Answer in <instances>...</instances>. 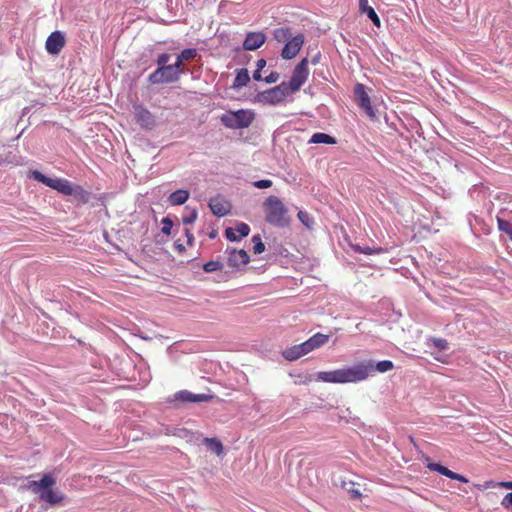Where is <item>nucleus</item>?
Returning <instances> with one entry per match:
<instances>
[{"instance_id":"nucleus-1","label":"nucleus","mask_w":512,"mask_h":512,"mask_svg":"<svg viewBox=\"0 0 512 512\" xmlns=\"http://www.w3.org/2000/svg\"><path fill=\"white\" fill-rule=\"evenodd\" d=\"M29 177L44 184L45 186L56 190L57 192L66 195L73 196L76 200L87 203L90 199V194L80 185H73L69 180L63 178H51L47 177L38 170H32L29 173Z\"/></svg>"},{"instance_id":"nucleus-2","label":"nucleus","mask_w":512,"mask_h":512,"mask_svg":"<svg viewBox=\"0 0 512 512\" xmlns=\"http://www.w3.org/2000/svg\"><path fill=\"white\" fill-rule=\"evenodd\" d=\"M369 369H371L370 366L359 365L358 363L351 367L318 372L316 380L333 384L358 383L367 379V372Z\"/></svg>"},{"instance_id":"nucleus-3","label":"nucleus","mask_w":512,"mask_h":512,"mask_svg":"<svg viewBox=\"0 0 512 512\" xmlns=\"http://www.w3.org/2000/svg\"><path fill=\"white\" fill-rule=\"evenodd\" d=\"M265 220L276 227H284L289 223L288 209L277 196H269L263 203Z\"/></svg>"},{"instance_id":"nucleus-4","label":"nucleus","mask_w":512,"mask_h":512,"mask_svg":"<svg viewBox=\"0 0 512 512\" xmlns=\"http://www.w3.org/2000/svg\"><path fill=\"white\" fill-rule=\"evenodd\" d=\"M55 484V479L50 474H44L41 480L29 482V489L35 494H39L41 500L51 505L58 504L62 501V495L53 491L51 487Z\"/></svg>"},{"instance_id":"nucleus-5","label":"nucleus","mask_w":512,"mask_h":512,"mask_svg":"<svg viewBox=\"0 0 512 512\" xmlns=\"http://www.w3.org/2000/svg\"><path fill=\"white\" fill-rule=\"evenodd\" d=\"M255 120V113L249 109L228 111L220 116L221 123L229 129L248 128Z\"/></svg>"},{"instance_id":"nucleus-6","label":"nucleus","mask_w":512,"mask_h":512,"mask_svg":"<svg viewBox=\"0 0 512 512\" xmlns=\"http://www.w3.org/2000/svg\"><path fill=\"white\" fill-rule=\"evenodd\" d=\"M308 59L303 58L294 68L290 81L287 83V88L291 93L297 92L301 86L306 82L309 76Z\"/></svg>"},{"instance_id":"nucleus-7","label":"nucleus","mask_w":512,"mask_h":512,"mask_svg":"<svg viewBox=\"0 0 512 512\" xmlns=\"http://www.w3.org/2000/svg\"><path fill=\"white\" fill-rule=\"evenodd\" d=\"M182 70H175L171 65L158 67L149 75V82L152 84L172 83L179 80Z\"/></svg>"},{"instance_id":"nucleus-8","label":"nucleus","mask_w":512,"mask_h":512,"mask_svg":"<svg viewBox=\"0 0 512 512\" xmlns=\"http://www.w3.org/2000/svg\"><path fill=\"white\" fill-rule=\"evenodd\" d=\"M289 94H292V93L287 88V83L282 82L278 86L262 92L259 95V98H260V101H262L266 104L276 105L278 103L283 102Z\"/></svg>"},{"instance_id":"nucleus-9","label":"nucleus","mask_w":512,"mask_h":512,"mask_svg":"<svg viewBox=\"0 0 512 512\" xmlns=\"http://www.w3.org/2000/svg\"><path fill=\"white\" fill-rule=\"evenodd\" d=\"M304 40L305 37L301 33L291 37L284 45L281 57L285 60L293 59L301 50Z\"/></svg>"},{"instance_id":"nucleus-10","label":"nucleus","mask_w":512,"mask_h":512,"mask_svg":"<svg viewBox=\"0 0 512 512\" xmlns=\"http://www.w3.org/2000/svg\"><path fill=\"white\" fill-rule=\"evenodd\" d=\"M354 94L360 108L365 110L370 118H374L375 112L373 110L370 97L366 92L365 86L361 83H357L354 88Z\"/></svg>"},{"instance_id":"nucleus-11","label":"nucleus","mask_w":512,"mask_h":512,"mask_svg":"<svg viewBox=\"0 0 512 512\" xmlns=\"http://www.w3.org/2000/svg\"><path fill=\"white\" fill-rule=\"evenodd\" d=\"M133 114L136 122L144 129H152L155 126V117L142 105H134Z\"/></svg>"},{"instance_id":"nucleus-12","label":"nucleus","mask_w":512,"mask_h":512,"mask_svg":"<svg viewBox=\"0 0 512 512\" xmlns=\"http://www.w3.org/2000/svg\"><path fill=\"white\" fill-rule=\"evenodd\" d=\"M227 264L233 269H239L249 263L250 257L244 249H226Z\"/></svg>"},{"instance_id":"nucleus-13","label":"nucleus","mask_w":512,"mask_h":512,"mask_svg":"<svg viewBox=\"0 0 512 512\" xmlns=\"http://www.w3.org/2000/svg\"><path fill=\"white\" fill-rule=\"evenodd\" d=\"M66 44L65 35L61 31L52 32L45 43L47 52L51 55H58Z\"/></svg>"},{"instance_id":"nucleus-14","label":"nucleus","mask_w":512,"mask_h":512,"mask_svg":"<svg viewBox=\"0 0 512 512\" xmlns=\"http://www.w3.org/2000/svg\"><path fill=\"white\" fill-rule=\"evenodd\" d=\"M266 41V35L261 32H249L243 42V48L248 51H254L260 48Z\"/></svg>"},{"instance_id":"nucleus-15","label":"nucleus","mask_w":512,"mask_h":512,"mask_svg":"<svg viewBox=\"0 0 512 512\" xmlns=\"http://www.w3.org/2000/svg\"><path fill=\"white\" fill-rule=\"evenodd\" d=\"M250 227L244 222H239L235 227H229L225 230L226 238L230 241H239L248 236Z\"/></svg>"},{"instance_id":"nucleus-16","label":"nucleus","mask_w":512,"mask_h":512,"mask_svg":"<svg viewBox=\"0 0 512 512\" xmlns=\"http://www.w3.org/2000/svg\"><path fill=\"white\" fill-rule=\"evenodd\" d=\"M310 352H311V349L306 340L305 342H303L301 344L294 345V346L284 350L283 356L285 359H287L289 361H295Z\"/></svg>"},{"instance_id":"nucleus-17","label":"nucleus","mask_w":512,"mask_h":512,"mask_svg":"<svg viewBox=\"0 0 512 512\" xmlns=\"http://www.w3.org/2000/svg\"><path fill=\"white\" fill-rule=\"evenodd\" d=\"M427 468L431 471L438 472L439 474L446 476L452 480L468 483V479L465 476L455 473L439 463L429 462L427 464Z\"/></svg>"},{"instance_id":"nucleus-18","label":"nucleus","mask_w":512,"mask_h":512,"mask_svg":"<svg viewBox=\"0 0 512 512\" xmlns=\"http://www.w3.org/2000/svg\"><path fill=\"white\" fill-rule=\"evenodd\" d=\"M212 213L218 217H223L230 212V203L220 197L212 198L209 202Z\"/></svg>"},{"instance_id":"nucleus-19","label":"nucleus","mask_w":512,"mask_h":512,"mask_svg":"<svg viewBox=\"0 0 512 512\" xmlns=\"http://www.w3.org/2000/svg\"><path fill=\"white\" fill-rule=\"evenodd\" d=\"M359 365H368L371 367V369L367 372V378L372 375L375 371L380 373H385L394 368V364L390 360H382L377 362L376 364L372 360H367L364 362L359 363Z\"/></svg>"},{"instance_id":"nucleus-20","label":"nucleus","mask_w":512,"mask_h":512,"mask_svg":"<svg viewBox=\"0 0 512 512\" xmlns=\"http://www.w3.org/2000/svg\"><path fill=\"white\" fill-rule=\"evenodd\" d=\"M212 398L211 395L207 394H193L189 391H180L177 394V399L184 402H206Z\"/></svg>"},{"instance_id":"nucleus-21","label":"nucleus","mask_w":512,"mask_h":512,"mask_svg":"<svg viewBox=\"0 0 512 512\" xmlns=\"http://www.w3.org/2000/svg\"><path fill=\"white\" fill-rule=\"evenodd\" d=\"M359 10L361 13H365L375 26L380 27V18L375 10L368 5V0H359Z\"/></svg>"},{"instance_id":"nucleus-22","label":"nucleus","mask_w":512,"mask_h":512,"mask_svg":"<svg viewBox=\"0 0 512 512\" xmlns=\"http://www.w3.org/2000/svg\"><path fill=\"white\" fill-rule=\"evenodd\" d=\"M189 198V192L187 190H176L172 192L169 197L168 201L171 205H182L184 204Z\"/></svg>"},{"instance_id":"nucleus-23","label":"nucleus","mask_w":512,"mask_h":512,"mask_svg":"<svg viewBox=\"0 0 512 512\" xmlns=\"http://www.w3.org/2000/svg\"><path fill=\"white\" fill-rule=\"evenodd\" d=\"M356 485L354 481L346 479H343L340 484L341 488L349 493L351 499H361L362 493L356 488Z\"/></svg>"},{"instance_id":"nucleus-24","label":"nucleus","mask_w":512,"mask_h":512,"mask_svg":"<svg viewBox=\"0 0 512 512\" xmlns=\"http://www.w3.org/2000/svg\"><path fill=\"white\" fill-rule=\"evenodd\" d=\"M329 340V335H325L322 333H316L312 337H310L307 342L309 344V347L311 351L323 346L326 344Z\"/></svg>"},{"instance_id":"nucleus-25","label":"nucleus","mask_w":512,"mask_h":512,"mask_svg":"<svg viewBox=\"0 0 512 512\" xmlns=\"http://www.w3.org/2000/svg\"><path fill=\"white\" fill-rule=\"evenodd\" d=\"M309 143L314 144H336V139L326 133L317 132L312 135V137L309 140Z\"/></svg>"},{"instance_id":"nucleus-26","label":"nucleus","mask_w":512,"mask_h":512,"mask_svg":"<svg viewBox=\"0 0 512 512\" xmlns=\"http://www.w3.org/2000/svg\"><path fill=\"white\" fill-rule=\"evenodd\" d=\"M203 443L211 452L215 453L216 455L219 456L223 453V444L217 438H204Z\"/></svg>"},{"instance_id":"nucleus-27","label":"nucleus","mask_w":512,"mask_h":512,"mask_svg":"<svg viewBox=\"0 0 512 512\" xmlns=\"http://www.w3.org/2000/svg\"><path fill=\"white\" fill-rule=\"evenodd\" d=\"M249 81H250V76H249L248 70L245 68H242V69L238 70V72L236 74V77L233 82V87H235V88L244 87L248 84Z\"/></svg>"},{"instance_id":"nucleus-28","label":"nucleus","mask_w":512,"mask_h":512,"mask_svg":"<svg viewBox=\"0 0 512 512\" xmlns=\"http://www.w3.org/2000/svg\"><path fill=\"white\" fill-rule=\"evenodd\" d=\"M351 247L355 252L363 253L366 255L383 254V253L387 252V250L382 247H373V248L369 247V246L362 247L357 244L351 245Z\"/></svg>"},{"instance_id":"nucleus-29","label":"nucleus","mask_w":512,"mask_h":512,"mask_svg":"<svg viewBox=\"0 0 512 512\" xmlns=\"http://www.w3.org/2000/svg\"><path fill=\"white\" fill-rule=\"evenodd\" d=\"M274 39L279 42H287L291 38V29L289 27H280L273 32Z\"/></svg>"},{"instance_id":"nucleus-30","label":"nucleus","mask_w":512,"mask_h":512,"mask_svg":"<svg viewBox=\"0 0 512 512\" xmlns=\"http://www.w3.org/2000/svg\"><path fill=\"white\" fill-rule=\"evenodd\" d=\"M497 224H498V229L507 234L508 237L510 238V240H512V223H510L509 221L507 220H504L500 217H497Z\"/></svg>"},{"instance_id":"nucleus-31","label":"nucleus","mask_w":512,"mask_h":512,"mask_svg":"<svg viewBox=\"0 0 512 512\" xmlns=\"http://www.w3.org/2000/svg\"><path fill=\"white\" fill-rule=\"evenodd\" d=\"M197 56V50L194 48L184 49L180 55H178V60L180 61H189L193 60Z\"/></svg>"},{"instance_id":"nucleus-32","label":"nucleus","mask_w":512,"mask_h":512,"mask_svg":"<svg viewBox=\"0 0 512 512\" xmlns=\"http://www.w3.org/2000/svg\"><path fill=\"white\" fill-rule=\"evenodd\" d=\"M222 268H223V264L217 260L208 261L207 263H205L203 265V270L208 273L222 270Z\"/></svg>"},{"instance_id":"nucleus-33","label":"nucleus","mask_w":512,"mask_h":512,"mask_svg":"<svg viewBox=\"0 0 512 512\" xmlns=\"http://www.w3.org/2000/svg\"><path fill=\"white\" fill-rule=\"evenodd\" d=\"M252 242H253V252L255 254H261L262 252H264L265 250V245L264 243L262 242V239L260 237V235H254L252 237Z\"/></svg>"},{"instance_id":"nucleus-34","label":"nucleus","mask_w":512,"mask_h":512,"mask_svg":"<svg viewBox=\"0 0 512 512\" xmlns=\"http://www.w3.org/2000/svg\"><path fill=\"white\" fill-rule=\"evenodd\" d=\"M161 224H162V228H161L162 233L165 235H170L172 227H173V221L170 218L165 217L162 219Z\"/></svg>"},{"instance_id":"nucleus-35","label":"nucleus","mask_w":512,"mask_h":512,"mask_svg":"<svg viewBox=\"0 0 512 512\" xmlns=\"http://www.w3.org/2000/svg\"><path fill=\"white\" fill-rule=\"evenodd\" d=\"M197 216H198L197 210L192 209L188 215L183 216L182 221L186 225L192 224L196 221Z\"/></svg>"},{"instance_id":"nucleus-36","label":"nucleus","mask_w":512,"mask_h":512,"mask_svg":"<svg viewBox=\"0 0 512 512\" xmlns=\"http://www.w3.org/2000/svg\"><path fill=\"white\" fill-rule=\"evenodd\" d=\"M253 186L259 189H266L272 186V181L269 179L258 180L253 183Z\"/></svg>"},{"instance_id":"nucleus-37","label":"nucleus","mask_w":512,"mask_h":512,"mask_svg":"<svg viewBox=\"0 0 512 512\" xmlns=\"http://www.w3.org/2000/svg\"><path fill=\"white\" fill-rule=\"evenodd\" d=\"M432 342H433L434 346L440 350L448 349V342L445 339L437 338V339H433Z\"/></svg>"},{"instance_id":"nucleus-38","label":"nucleus","mask_w":512,"mask_h":512,"mask_svg":"<svg viewBox=\"0 0 512 512\" xmlns=\"http://www.w3.org/2000/svg\"><path fill=\"white\" fill-rule=\"evenodd\" d=\"M169 60H170V55L167 53H163V54L159 55V57L157 59V64L159 67H166Z\"/></svg>"},{"instance_id":"nucleus-39","label":"nucleus","mask_w":512,"mask_h":512,"mask_svg":"<svg viewBox=\"0 0 512 512\" xmlns=\"http://www.w3.org/2000/svg\"><path fill=\"white\" fill-rule=\"evenodd\" d=\"M279 78H280L279 73L273 71L268 76H266L264 80L266 83L271 84V83H276L279 80Z\"/></svg>"},{"instance_id":"nucleus-40","label":"nucleus","mask_w":512,"mask_h":512,"mask_svg":"<svg viewBox=\"0 0 512 512\" xmlns=\"http://www.w3.org/2000/svg\"><path fill=\"white\" fill-rule=\"evenodd\" d=\"M501 505L505 508H509L512 506V492L507 493L502 499Z\"/></svg>"},{"instance_id":"nucleus-41","label":"nucleus","mask_w":512,"mask_h":512,"mask_svg":"<svg viewBox=\"0 0 512 512\" xmlns=\"http://www.w3.org/2000/svg\"><path fill=\"white\" fill-rule=\"evenodd\" d=\"M298 218L301 220L302 223H304L306 226H309L308 224V214L306 212L300 211L298 213Z\"/></svg>"},{"instance_id":"nucleus-42","label":"nucleus","mask_w":512,"mask_h":512,"mask_svg":"<svg viewBox=\"0 0 512 512\" xmlns=\"http://www.w3.org/2000/svg\"><path fill=\"white\" fill-rule=\"evenodd\" d=\"M185 235L187 237V243L188 245L192 246L193 245V242H194V236L193 234L190 232V230L186 229L185 230Z\"/></svg>"},{"instance_id":"nucleus-43","label":"nucleus","mask_w":512,"mask_h":512,"mask_svg":"<svg viewBox=\"0 0 512 512\" xmlns=\"http://www.w3.org/2000/svg\"><path fill=\"white\" fill-rule=\"evenodd\" d=\"M266 66V60L265 59H259L256 63V69L262 70Z\"/></svg>"},{"instance_id":"nucleus-44","label":"nucleus","mask_w":512,"mask_h":512,"mask_svg":"<svg viewBox=\"0 0 512 512\" xmlns=\"http://www.w3.org/2000/svg\"><path fill=\"white\" fill-rule=\"evenodd\" d=\"M498 486L512 490V481L500 482Z\"/></svg>"},{"instance_id":"nucleus-45","label":"nucleus","mask_w":512,"mask_h":512,"mask_svg":"<svg viewBox=\"0 0 512 512\" xmlns=\"http://www.w3.org/2000/svg\"><path fill=\"white\" fill-rule=\"evenodd\" d=\"M253 78L255 81H260L262 80V76H261V70L259 69H256L253 73Z\"/></svg>"},{"instance_id":"nucleus-46","label":"nucleus","mask_w":512,"mask_h":512,"mask_svg":"<svg viewBox=\"0 0 512 512\" xmlns=\"http://www.w3.org/2000/svg\"><path fill=\"white\" fill-rule=\"evenodd\" d=\"M183 61H180V60H176V62L174 64H172L171 66L175 69V70H180V67H181V64H182Z\"/></svg>"},{"instance_id":"nucleus-47","label":"nucleus","mask_w":512,"mask_h":512,"mask_svg":"<svg viewBox=\"0 0 512 512\" xmlns=\"http://www.w3.org/2000/svg\"><path fill=\"white\" fill-rule=\"evenodd\" d=\"M176 248L179 250V251H184L185 250V247L182 245V244H179V243H176L175 244Z\"/></svg>"},{"instance_id":"nucleus-48","label":"nucleus","mask_w":512,"mask_h":512,"mask_svg":"<svg viewBox=\"0 0 512 512\" xmlns=\"http://www.w3.org/2000/svg\"><path fill=\"white\" fill-rule=\"evenodd\" d=\"M312 62L315 64L317 62V58H314Z\"/></svg>"}]
</instances>
